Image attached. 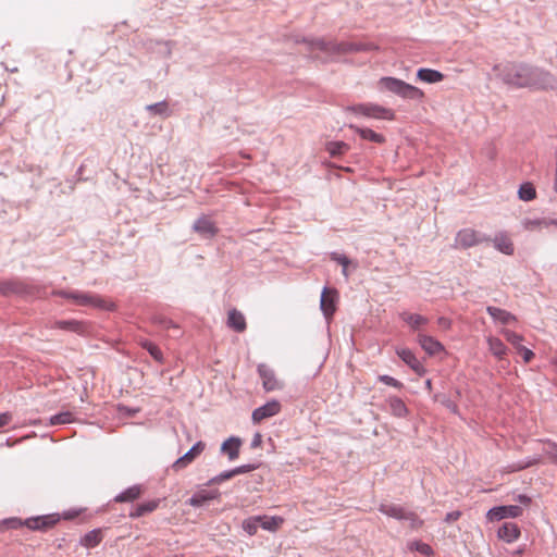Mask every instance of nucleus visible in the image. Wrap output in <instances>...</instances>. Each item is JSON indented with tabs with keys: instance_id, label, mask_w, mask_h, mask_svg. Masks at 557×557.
Instances as JSON below:
<instances>
[{
	"instance_id": "nucleus-1",
	"label": "nucleus",
	"mask_w": 557,
	"mask_h": 557,
	"mask_svg": "<svg viewBox=\"0 0 557 557\" xmlns=\"http://www.w3.org/2000/svg\"><path fill=\"white\" fill-rule=\"evenodd\" d=\"M509 82L518 87H529L535 90H553L557 87L556 77L542 70L520 69Z\"/></svg>"
},
{
	"instance_id": "nucleus-2",
	"label": "nucleus",
	"mask_w": 557,
	"mask_h": 557,
	"mask_svg": "<svg viewBox=\"0 0 557 557\" xmlns=\"http://www.w3.org/2000/svg\"><path fill=\"white\" fill-rule=\"evenodd\" d=\"M58 295L73 300V302L76 304L77 306L92 307L108 311H113L115 309V305L113 301L92 293L62 290L58 292Z\"/></svg>"
},
{
	"instance_id": "nucleus-3",
	"label": "nucleus",
	"mask_w": 557,
	"mask_h": 557,
	"mask_svg": "<svg viewBox=\"0 0 557 557\" xmlns=\"http://www.w3.org/2000/svg\"><path fill=\"white\" fill-rule=\"evenodd\" d=\"M379 85L381 88L406 99H421L424 97V92L420 88L395 77H382Z\"/></svg>"
},
{
	"instance_id": "nucleus-4",
	"label": "nucleus",
	"mask_w": 557,
	"mask_h": 557,
	"mask_svg": "<svg viewBox=\"0 0 557 557\" xmlns=\"http://www.w3.org/2000/svg\"><path fill=\"white\" fill-rule=\"evenodd\" d=\"M350 111L356 114H361L367 117L380 119V120H388L392 121L395 119V113L392 109L374 104V103H363L357 104L350 108Z\"/></svg>"
},
{
	"instance_id": "nucleus-5",
	"label": "nucleus",
	"mask_w": 557,
	"mask_h": 557,
	"mask_svg": "<svg viewBox=\"0 0 557 557\" xmlns=\"http://www.w3.org/2000/svg\"><path fill=\"white\" fill-rule=\"evenodd\" d=\"M490 240L487 237L481 235L478 231L473 228H463L460 230L455 239V246L458 248H470L481 244L482 242Z\"/></svg>"
},
{
	"instance_id": "nucleus-6",
	"label": "nucleus",
	"mask_w": 557,
	"mask_h": 557,
	"mask_svg": "<svg viewBox=\"0 0 557 557\" xmlns=\"http://www.w3.org/2000/svg\"><path fill=\"white\" fill-rule=\"evenodd\" d=\"M60 519L61 518L58 513L32 517L26 519V528L32 531L45 532L52 529L60 521Z\"/></svg>"
},
{
	"instance_id": "nucleus-7",
	"label": "nucleus",
	"mask_w": 557,
	"mask_h": 557,
	"mask_svg": "<svg viewBox=\"0 0 557 557\" xmlns=\"http://www.w3.org/2000/svg\"><path fill=\"white\" fill-rule=\"evenodd\" d=\"M379 510L392 518L398 520H411L412 522H417L418 525L422 524V521L418 519L414 512L406 510L404 507L394 505V504H382L379 507Z\"/></svg>"
},
{
	"instance_id": "nucleus-8",
	"label": "nucleus",
	"mask_w": 557,
	"mask_h": 557,
	"mask_svg": "<svg viewBox=\"0 0 557 557\" xmlns=\"http://www.w3.org/2000/svg\"><path fill=\"white\" fill-rule=\"evenodd\" d=\"M338 292L335 288L324 287L321 293L320 308L326 319H331L336 311Z\"/></svg>"
},
{
	"instance_id": "nucleus-9",
	"label": "nucleus",
	"mask_w": 557,
	"mask_h": 557,
	"mask_svg": "<svg viewBox=\"0 0 557 557\" xmlns=\"http://www.w3.org/2000/svg\"><path fill=\"white\" fill-rule=\"evenodd\" d=\"M522 515V508L519 506H498L490 509L486 513V518L490 521H499L505 518H517Z\"/></svg>"
},
{
	"instance_id": "nucleus-10",
	"label": "nucleus",
	"mask_w": 557,
	"mask_h": 557,
	"mask_svg": "<svg viewBox=\"0 0 557 557\" xmlns=\"http://www.w3.org/2000/svg\"><path fill=\"white\" fill-rule=\"evenodd\" d=\"M206 448V444L201 441L197 442L185 455L178 458L173 465L174 471H181L189 466L197 457H199Z\"/></svg>"
},
{
	"instance_id": "nucleus-11",
	"label": "nucleus",
	"mask_w": 557,
	"mask_h": 557,
	"mask_svg": "<svg viewBox=\"0 0 557 557\" xmlns=\"http://www.w3.org/2000/svg\"><path fill=\"white\" fill-rule=\"evenodd\" d=\"M417 342L429 356H436L445 351L444 345L433 336L418 333Z\"/></svg>"
},
{
	"instance_id": "nucleus-12",
	"label": "nucleus",
	"mask_w": 557,
	"mask_h": 557,
	"mask_svg": "<svg viewBox=\"0 0 557 557\" xmlns=\"http://www.w3.org/2000/svg\"><path fill=\"white\" fill-rule=\"evenodd\" d=\"M258 373L262 380V386L267 392H272L282 388V384L277 380L274 371L270 369L267 364H259Z\"/></svg>"
},
{
	"instance_id": "nucleus-13",
	"label": "nucleus",
	"mask_w": 557,
	"mask_h": 557,
	"mask_svg": "<svg viewBox=\"0 0 557 557\" xmlns=\"http://www.w3.org/2000/svg\"><path fill=\"white\" fill-rule=\"evenodd\" d=\"M281 411V404L277 400H271L265 405L253 410L251 419L255 423H260L263 420L276 416Z\"/></svg>"
},
{
	"instance_id": "nucleus-14",
	"label": "nucleus",
	"mask_w": 557,
	"mask_h": 557,
	"mask_svg": "<svg viewBox=\"0 0 557 557\" xmlns=\"http://www.w3.org/2000/svg\"><path fill=\"white\" fill-rule=\"evenodd\" d=\"M493 246L499 252L512 256L515 253V244L507 232H499L491 239Z\"/></svg>"
},
{
	"instance_id": "nucleus-15",
	"label": "nucleus",
	"mask_w": 557,
	"mask_h": 557,
	"mask_svg": "<svg viewBox=\"0 0 557 557\" xmlns=\"http://www.w3.org/2000/svg\"><path fill=\"white\" fill-rule=\"evenodd\" d=\"M396 354L418 375L422 376V375L425 374V372H426L425 368L417 359L416 355L410 349H408V348H398V349H396Z\"/></svg>"
},
{
	"instance_id": "nucleus-16",
	"label": "nucleus",
	"mask_w": 557,
	"mask_h": 557,
	"mask_svg": "<svg viewBox=\"0 0 557 557\" xmlns=\"http://www.w3.org/2000/svg\"><path fill=\"white\" fill-rule=\"evenodd\" d=\"M400 319L412 330V331H420L422 330L428 323L429 319L426 317H423L418 313H412L408 311H404L400 313Z\"/></svg>"
},
{
	"instance_id": "nucleus-17",
	"label": "nucleus",
	"mask_w": 557,
	"mask_h": 557,
	"mask_svg": "<svg viewBox=\"0 0 557 557\" xmlns=\"http://www.w3.org/2000/svg\"><path fill=\"white\" fill-rule=\"evenodd\" d=\"M53 327L79 335L85 334L88 331V325L85 322L77 320L55 321Z\"/></svg>"
},
{
	"instance_id": "nucleus-18",
	"label": "nucleus",
	"mask_w": 557,
	"mask_h": 557,
	"mask_svg": "<svg viewBox=\"0 0 557 557\" xmlns=\"http://www.w3.org/2000/svg\"><path fill=\"white\" fill-rule=\"evenodd\" d=\"M226 324L237 333H243L247 327L245 315L235 308L228 311Z\"/></svg>"
},
{
	"instance_id": "nucleus-19",
	"label": "nucleus",
	"mask_w": 557,
	"mask_h": 557,
	"mask_svg": "<svg viewBox=\"0 0 557 557\" xmlns=\"http://www.w3.org/2000/svg\"><path fill=\"white\" fill-rule=\"evenodd\" d=\"M219 497H220L219 490H212V491L201 490V491H198L197 493H195L191 498H189L188 504L193 507H201L207 502L216 499Z\"/></svg>"
},
{
	"instance_id": "nucleus-20",
	"label": "nucleus",
	"mask_w": 557,
	"mask_h": 557,
	"mask_svg": "<svg viewBox=\"0 0 557 557\" xmlns=\"http://www.w3.org/2000/svg\"><path fill=\"white\" fill-rule=\"evenodd\" d=\"M242 447V440L235 436H232L224 441L221 445V451L227 455L230 460H235L239 456Z\"/></svg>"
},
{
	"instance_id": "nucleus-21",
	"label": "nucleus",
	"mask_w": 557,
	"mask_h": 557,
	"mask_svg": "<svg viewBox=\"0 0 557 557\" xmlns=\"http://www.w3.org/2000/svg\"><path fill=\"white\" fill-rule=\"evenodd\" d=\"M486 342L491 354L498 360H504L508 351L506 345L498 337L492 335L486 337Z\"/></svg>"
},
{
	"instance_id": "nucleus-22",
	"label": "nucleus",
	"mask_w": 557,
	"mask_h": 557,
	"mask_svg": "<svg viewBox=\"0 0 557 557\" xmlns=\"http://www.w3.org/2000/svg\"><path fill=\"white\" fill-rule=\"evenodd\" d=\"M520 536V529L513 522L504 523L498 530V537L511 543Z\"/></svg>"
},
{
	"instance_id": "nucleus-23",
	"label": "nucleus",
	"mask_w": 557,
	"mask_h": 557,
	"mask_svg": "<svg viewBox=\"0 0 557 557\" xmlns=\"http://www.w3.org/2000/svg\"><path fill=\"white\" fill-rule=\"evenodd\" d=\"M486 310L495 321L502 324H510L516 321V317L504 309L490 306Z\"/></svg>"
},
{
	"instance_id": "nucleus-24",
	"label": "nucleus",
	"mask_w": 557,
	"mask_h": 557,
	"mask_svg": "<svg viewBox=\"0 0 557 557\" xmlns=\"http://www.w3.org/2000/svg\"><path fill=\"white\" fill-rule=\"evenodd\" d=\"M103 540V534L101 529H95L86 533L81 539V545H83L86 548H92L96 547L101 543Z\"/></svg>"
},
{
	"instance_id": "nucleus-25",
	"label": "nucleus",
	"mask_w": 557,
	"mask_h": 557,
	"mask_svg": "<svg viewBox=\"0 0 557 557\" xmlns=\"http://www.w3.org/2000/svg\"><path fill=\"white\" fill-rule=\"evenodd\" d=\"M417 77L422 82L434 84L442 82L444 79V74L432 69H420L417 72Z\"/></svg>"
},
{
	"instance_id": "nucleus-26",
	"label": "nucleus",
	"mask_w": 557,
	"mask_h": 557,
	"mask_svg": "<svg viewBox=\"0 0 557 557\" xmlns=\"http://www.w3.org/2000/svg\"><path fill=\"white\" fill-rule=\"evenodd\" d=\"M260 517V525L262 529L275 532L277 531L284 523V518L278 516H259Z\"/></svg>"
},
{
	"instance_id": "nucleus-27",
	"label": "nucleus",
	"mask_w": 557,
	"mask_h": 557,
	"mask_svg": "<svg viewBox=\"0 0 557 557\" xmlns=\"http://www.w3.org/2000/svg\"><path fill=\"white\" fill-rule=\"evenodd\" d=\"M387 404L392 414L398 418H404L408 414V408L406 404L398 397H389Z\"/></svg>"
},
{
	"instance_id": "nucleus-28",
	"label": "nucleus",
	"mask_w": 557,
	"mask_h": 557,
	"mask_svg": "<svg viewBox=\"0 0 557 557\" xmlns=\"http://www.w3.org/2000/svg\"><path fill=\"white\" fill-rule=\"evenodd\" d=\"M140 495H141L140 486L134 485V486L128 487L127 490H125L121 494H119L114 498V500L116 503H128V502H133V500L139 498Z\"/></svg>"
},
{
	"instance_id": "nucleus-29",
	"label": "nucleus",
	"mask_w": 557,
	"mask_h": 557,
	"mask_svg": "<svg viewBox=\"0 0 557 557\" xmlns=\"http://www.w3.org/2000/svg\"><path fill=\"white\" fill-rule=\"evenodd\" d=\"M159 506V500L153 499L149 500L147 503L140 504L137 506V508L129 513L131 518H139L146 513L152 512L156 510Z\"/></svg>"
},
{
	"instance_id": "nucleus-30",
	"label": "nucleus",
	"mask_w": 557,
	"mask_h": 557,
	"mask_svg": "<svg viewBox=\"0 0 557 557\" xmlns=\"http://www.w3.org/2000/svg\"><path fill=\"white\" fill-rule=\"evenodd\" d=\"M350 127L354 128L360 135V137L364 140H370V141H373L376 144H383L385 141V138L383 135L375 133L374 131H372L370 128H360V127H355V126H350Z\"/></svg>"
},
{
	"instance_id": "nucleus-31",
	"label": "nucleus",
	"mask_w": 557,
	"mask_h": 557,
	"mask_svg": "<svg viewBox=\"0 0 557 557\" xmlns=\"http://www.w3.org/2000/svg\"><path fill=\"white\" fill-rule=\"evenodd\" d=\"M326 151L331 157H338L349 150V146L344 141H330L325 145Z\"/></svg>"
},
{
	"instance_id": "nucleus-32",
	"label": "nucleus",
	"mask_w": 557,
	"mask_h": 557,
	"mask_svg": "<svg viewBox=\"0 0 557 557\" xmlns=\"http://www.w3.org/2000/svg\"><path fill=\"white\" fill-rule=\"evenodd\" d=\"M373 48L374 47L372 45L355 44V42H343V44L338 45V51L343 52V53L370 50Z\"/></svg>"
},
{
	"instance_id": "nucleus-33",
	"label": "nucleus",
	"mask_w": 557,
	"mask_h": 557,
	"mask_svg": "<svg viewBox=\"0 0 557 557\" xmlns=\"http://www.w3.org/2000/svg\"><path fill=\"white\" fill-rule=\"evenodd\" d=\"M537 463H540V459L539 458H533V459H529L527 461H521V462L508 465L507 467L504 468L503 471L505 473H512V472H517V471L527 469V468L532 467V466L537 465Z\"/></svg>"
},
{
	"instance_id": "nucleus-34",
	"label": "nucleus",
	"mask_w": 557,
	"mask_h": 557,
	"mask_svg": "<svg viewBox=\"0 0 557 557\" xmlns=\"http://www.w3.org/2000/svg\"><path fill=\"white\" fill-rule=\"evenodd\" d=\"M519 198L524 201L533 200L536 197V190L531 183H524L519 188Z\"/></svg>"
},
{
	"instance_id": "nucleus-35",
	"label": "nucleus",
	"mask_w": 557,
	"mask_h": 557,
	"mask_svg": "<svg viewBox=\"0 0 557 557\" xmlns=\"http://www.w3.org/2000/svg\"><path fill=\"white\" fill-rule=\"evenodd\" d=\"M143 348L147 349L150 356L158 362H162L163 355L160 348L149 341L140 342Z\"/></svg>"
},
{
	"instance_id": "nucleus-36",
	"label": "nucleus",
	"mask_w": 557,
	"mask_h": 557,
	"mask_svg": "<svg viewBox=\"0 0 557 557\" xmlns=\"http://www.w3.org/2000/svg\"><path fill=\"white\" fill-rule=\"evenodd\" d=\"M522 226L525 231H536V230H541L543 227H548L549 226V222L548 220H531V219H527L522 222Z\"/></svg>"
},
{
	"instance_id": "nucleus-37",
	"label": "nucleus",
	"mask_w": 557,
	"mask_h": 557,
	"mask_svg": "<svg viewBox=\"0 0 557 557\" xmlns=\"http://www.w3.org/2000/svg\"><path fill=\"white\" fill-rule=\"evenodd\" d=\"M260 524V517H250L248 519H245L243 521V529L246 531L249 535H255L258 531V527Z\"/></svg>"
},
{
	"instance_id": "nucleus-38",
	"label": "nucleus",
	"mask_w": 557,
	"mask_h": 557,
	"mask_svg": "<svg viewBox=\"0 0 557 557\" xmlns=\"http://www.w3.org/2000/svg\"><path fill=\"white\" fill-rule=\"evenodd\" d=\"M503 336L506 338V341L511 344L517 350L519 349V346H522L521 343L523 341V337L516 332H512L510 330H503L502 331Z\"/></svg>"
},
{
	"instance_id": "nucleus-39",
	"label": "nucleus",
	"mask_w": 557,
	"mask_h": 557,
	"mask_svg": "<svg viewBox=\"0 0 557 557\" xmlns=\"http://www.w3.org/2000/svg\"><path fill=\"white\" fill-rule=\"evenodd\" d=\"M543 451L550 462L557 463V444L550 441L543 443Z\"/></svg>"
},
{
	"instance_id": "nucleus-40",
	"label": "nucleus",
	"mask_w": 557,
	"mask_h": 557,
	"mask_svg": "<svg viewBox=\"0 0 557 557\" xmlns=\"http://www.w3.org/2000/svg\"><path fill=\"white\" fill-rule=\"evenodd\" d=\"M22 527H26V520H22L16 517L4 519L0 522V528L3 529H20Z\"/></svg>"
},
{
	"instance_id": "nucleus-41",
	"label": "nucleus",
	"mask_w": 557,
	"mask_h": 557,
	"mask_svg": "<svg viewBox=\"0 0 557 557\" xmlns=\"http://www.w3.org/2000/svg\"><path fill=\"white\" fill-rule=\"evenodd\" d=\"M410 549L417 550L425 556H431L433 554V549L429 544L419 541L412 542L410 544Z\"/></svg>"
},
{
	"instance_id": "nucleus-42",
	"label": "nucleus",
	"mask_w": 557,
	"mask_h": 557,
	"mask_svg": "<svg viewBox=\"0 0 557 557\" xmlns=\"http://www.w3.org/2000/svg\"><path fill=\"white\" fill-rule=\"evenodd\" d=\"M72 421H73V416L71 412H62V413L51 417V419H50V422L53 425L65 424V423L72 422Z\"/></svg>"
},
{
	"instance_id": "nucleus-43",
	"label": "nucleus",
	"mask_w": 557,
	"mask_h": 557,
	"mask_svg": "<svg viewBox=\"0 0 557 557\" xmlns=\"http://www.w3.org/2000/svg\"><path fill=\"white\" fill-rule=\"evenodd\" d=\"M234 473H233V469L232 470H228V471H224L222 473H220L219 475L212 478L210 481H209V485H212V484H220L221 482H224L226 480H230L232 478H234Z\"/></svg>"
},
{
	"instance_id": "nucleus-44",
	"label": "nucleus",
	"mask_w": 557,
	"mask_h": 557,
	"mask_svg": "<svg viewBox=\"0 0 557 557\" xmlns=\"http://www.w3.org/2000/svg\"><path fill=\"white\" fill-rule=\"evenodd\" d=\"M379 381L398 389H400L404 386L401 382L389 375H380Z\"/></svg>"
},
{
	"instance_id": "nucleus-45",
	"label": "nucleus",
	"mask_w": 557,
	"mask_h": 557,
	"mask_svg": "<svg viewBox=\"0 0 557 557\" xmlns=\"http://www.w3.org/2000/svg\"><path fill=\"white\" fill-rule=\"evenodd\" d=\"M147 109L154 114H166L168 112V103L166 102H159L154 104H150L147 107Z\"/></svg>"
},
{
	"instance_id": "nucleus-46",
	"label": "nucleus",
	"mask_w": 557,
	"mask_h": 557,
	"mask_svg": "<svg viewBox=\"0 0 557 557\" xmlns=\"http://www.w3.org/2000/svg\"><path fill=\"white\" fill-rule=\"evenodd\" d=\"M195 228L197 231L207 232V233H213V231H214L213 225L207 220L197 221Z\"/></svg>"
},
{
	"instance_id": "nucleus-47",
	"label": "nucleus",
	"mask_w": 557,
	"mask_h": 557,
	"mask_svg": "<svg viewBox=\"0 0 557 557\" xmlns=\"http://www.w3.org/2000/svg\"><path fill=\"white\" fill-rule=\"evenodd\" d=\"M518 352L522 356L525 363H529L534 357L533 351L524 346H519Z\"/></svg>"
},
{
	"instance_id": "nucleus-48",
	"label": "nucleus",
	"mask_w": 557,
	"mask_h": 557,
	"mask_svg": "<svg viewBox=\"0 0 557 557\" xmlns=\"http://www.w3.org/2000/svg\"><path fill=\"white\" fill-rule=\"evenodd\" d=\"M257 469L256 465H243L233 469L234 475L244 474Z\"/></svg>"
},
{
	"instance_id": "nucleus-49",
	"label": "nucleus",
	"mask_w": 557,
	"mask_h": 557,
	"mask_svg": "<svg viewBox=\"0 0 557 557\" xmlns=\"http://www.w3.org/2000/svg\"><path fill=\"white\" fill-rule=\"evenodd\" d=\"M332 258L336 260L343 268H347L350 262L346 256L334 253Z\"/></svg>"
},
{
	"instance_id": "nucleus-50",
	"label": "nucleus",
	"mask_w": 557,
	"mask_h": 557,
	"mask_svg": "<svg viewBox=\"0 0 557 557\" xmlns=\"http://www.w3.org/2000/svg\"><path fill=\"white\" fill-rule=\"evenodd\" d=\"M12 420V416L9 412L0 413V428L8 425Z\"/></svg>"
},
{
	"instance_id": "nucleus-51",
	"label": "nucleus",
	"mask_w": 557,
	"mask_h": 557,
	"mask_svg": "<svg viewBox=\"0 0 557 557\" xmlns=\"http://www.w3.org/2000/svg\"><path fill=\"white\" fill-rule=\"evenodd\" d=\"M461 516V512L460 511H451V512H448L445 517V521L446 522H453V521H456L460 518Z\"/></svg>"
},
{
	"instance_id": "nucleus-52",
	"label": "nucleus",
	"mask_w": 557,
	"mask_h": 557,
	"mask_svg": "<svg viewBox=\"0 0 557 557\" xmlns=\"http://www.w3.org/2000/svg\"><path fill=\"white\" fill-rule=\"evenodd\" d=\"M262 444V436L260 433H257L255 434L253 438H252V442H251V447L252 448H257V447H260Z\"/></svg>"
},
{
	"instance_id": "nucleus-53",
	"label": "nucleus",
	"mask_w": 557,
	"mask_h": 557,
	"mask_svg": "<svg viewBox=\"0 0 557 557\" xmlns=\"http://www.w3.org/2000/svg\"><path fill=\"white\" fill-rule=\"evenodd\" d=\"M437 323H438L442 327H444V329H449V327H450V321H449L448 319H446V318H440V319L437 320Z\"/></svg>"
},
{
	"instance_id": "nucleus-54",
	"label": "nucleus",
	"mask_w": 557,
	"mask_h": 557,
	"mask_svg": "<svg viewBox=\"0 0 557 557\" xmlns=\"http://www.w3.org/2000/svg\"><path fill=\"white\" fill-rule=\"evenodd\" d=\"M519 500H520L521 503L528 504V503L530 502V498H529V497H527L525 495H520V496H519Z\"/></svg>"
},
{
	"instance_id": "nucleus-55",
	"label": "nucleus",
	"mask_w": 557,
	"mask_h": 557,
	"mask_svg": "<svg viewBox=\"0 0 557 557\" xmlns=\"http://www.w3.org/2000/svg\"><path fill=\"white\" fill-rule=\"evenodd\" d=\"M425 387H426V389H428L429 392H431V391H432V381H431V380H426V382H425Z\"/></svg>"
},
{
	"instance_id": "nucleus-56",
	"label": "nucleus",
	"mask_w": 557,
	"mask_h": 557,
	"mask_svg": "<svg viewBox=\"0 0 557 557\" xmlns=\"http://www.w3.org/2000/svg\"><path fill=\"white\" fill-rule=\"evenodd\" d=\"M448 407L454 411L457 412V406L455 404H449Z\"/></svg>"
},
{
	"instance_id": "nucleus-57",
	"label": "nucleus",
	"mask_w": 557,
	"mask_h": 557,
	"mask_svg": "<svg viewBox=\"0 0 557 557\" xmlns=\"http://www.w3.org/2000/svg\"><path fill=\"white\" fill-rule=\"evenodd\" d=\"M548 222H549V226L550 225L557 226V220H548Z\"/></svg>"
},
{
	"instance_id": "nucleus-58",
	"label": "nucleus",
	"mask_w": 557,
	"mask_h": 557,
	"mask_svg": "<svg viewBox=\"0 0 557 557\" xmlns=\"http://www.w3.org/2000/svg\"><path fill=\"white\" fill-rule=\"evenodd\" d=\"M343 274L345 277H348V271L347 268H343Z\"/></svg>"
},
{
	"instance_id": "nucleus-59",
	"label": "nucleus",
	"mask_w": 557,
	"mask_h": 557,
	"mask_svg": "<svg viewBox=\"0 0 557 557\" xmlns=\"http://www.w3.org/2000/svg\"><path fill=\"white\" fill-rule=\"evenodd\" d=\"M73 517H74L73 515H65V516H64V518H65V519H71V518H73Z\"/></svg>"
}]
</instances>
